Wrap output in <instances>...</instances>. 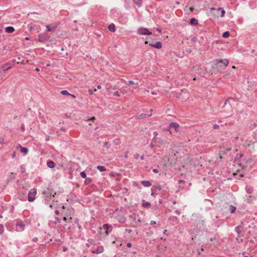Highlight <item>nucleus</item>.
<instances>
[{
    "instance_id": "nucleus-51",
    "label": "nucleus",
    "mask_w": 257,
    "mask_h": 257,
    "mask_svg": "<svg viewBox=\"0 0 257 257\" xmlns=\"http://www.w3.org/2000/svg\"><path fill=\"white\" fill-rule=\"evenodd\" d=\"M75 223L77 225H78L79 224V219L76 218L75 219Z\"/></svg>"
},
{
    "instance_id": "nucleus-42",
    "label": "nucleus",
    "mask_w": 257,
    "mask_h": 257,
    "mask_svg": "<svg viewBox=\"0 0 257 257\" xmlns=\"http://www.w3.org/2000/svg\"><path fill=\"white\" fill-rule=\"evenodd\" d=\"M88 242L90 243V244H94V242H95V240L92 239V238H91V239H88Z\"/></svg>"
},
{
    "instance_id": "nucleus-30",
    "label": "nucleus",
    "mask_w": 257,
    "mask_h": 257,
    "mask_svg": "<svg viewBox=\"0 0 257 257\" xmlns=\"http://www.w3.org/2000/svg\"><path fill=\"white\" fill-rule=\"evenodd\" d=\"M97 170H98L100 172L105 171L106 169L104 166H97L96 167Z\"/></svg>"
},
{
    "instance_id": "nucleus-36",
    "label": "nucleus",
    "mask_w": 257,
    "mask_h": 257,
    "mask_svg": "<svg viewBox=\"0 0 257 257\" xmlns=\"http://www.w3.org/2000/svg\"><path fill=\"white\" fill-rule=\"evenodd\" d=\"M80 175L81 177L83 178H86V174L84 171L80 172Z\"/></svg>"
},
{
    "instance_id": "nucleus-31",
    "label": "nucleus",
    "mask_w": 257,
    "mask_h": 257,
    "mask_svg": "<svg viewBox=\"0 0 257 257\" xmlns=\"http://www.w3.org/2000/svg\"><path fill=\"white\" fill-rule=\"evenodd\" d=\"M229 36H230V33L228 31H226V32H224L222 35V37L224 38H227L229 37Z\"/></svg>"
},
{
    "instance_id": "nucleus-49",
    "label": "nucleus",
    "mask_w": 257,
    "mask_h": 257,
    "mask_svg": "<svg viewBox=\"0 0 257 257\" xmlns=\"http://www.w3.org/2000/svg\"><path fill=\"white\" fill-rule=\"evenodd\" d=\"M153 135L154 136V139H156L157 136H158V134L157 132H154L153 133Z\"/></svg>"
},
{
    "instance_id": "nucleus-60",
    "label": "nucleus",
    "mask_w": 257,
    "mask_h": 257,
    "mask_svg": "<svg viewBox=\"0 0 257 257\" xmlns=\"http://www.w3.org/2000/svg\"><path fill=\"white\" fill-rule=\"evenodd\" d=\"M114 142L116 145H117L120 143V142L118 141V140H117V141H115V140H114Z\"/></svg>"
},
{
    "instance_id": "nucleus-16",
    "label": "nucleus",
    "mask_w": 257,
    "mask_h": 257,
    "mask_svg": "<svg viewBox=\"0 0 257 257\" xmlns=\"http://www.w3.org/2000/svg\"><path fill=\"white\" fill-rule=\"evenodd\" d=\"M235 231L237 233L238 235L242 231L243 227L241 225H238L235 227Z\"/></svg>"
},
{
    "instance_id": "nucleus-12",
    "label": "nucleus",
    "mask_w": 257,
    "mask_h": 257,
    "mask_svg": "<svg viewBox=\"0 0 257 257\" xmlns=\"http://www.w3.org/2000/svg\"><path fill=\"white\" fill-rule=\"evenodd\" d=\"M149 45L152 47L155 48L157 49H160L162 47V43L161 42L159 41L157 42L155 44H149Z\"/></svg>"
},
{
    "instance_id": "nucleus-26",
    "label": "nucleus",
    "mask_w": 257,
    "mask_h": 257,
    "mask_svg": "<svg viewBox=\"0 0 257 257\" xmlns=\"http://www.w3.org/2000/svg\"><path fill=\"white\" fill-rule=\"evenodd\" d=\"M216 10L218 11H220V13H221L220 17H223L224 16L225 12V10L222 8L219 7V8H217L216 9Z\"/></svg>"
},
{
    "instance_id": "nucleus-34",
    "label": "nucleus",
    "mask_w": 257,
    "mask_h": 257,
    "mask_svg": "<svg viewBox=\"0 0 257 257\" xmlns=\"http://www.w3.org/2000/svg\"><path fill=\"white\" fill-rule=\"evenodd\" d=\"M61 94L64 95H69L70 93L66 90H63L60 92Z\"/></svg>"
},
{
    "instance_id": "nucleus-45",
    "label": "nucleus",
    "mask_w": 257,
    "mask_h": 257,
    "mask_svg": "<svg viewBox=\"0 0 257 257\" xmlns=\"http://www.w3.org/2000/svg\"><path fill=\"white\" fill-rule=\"evenodd\" d=\"M21 172L23 173H25L26 171V168L24 167L23 166H21L20 167Z\"/></svg>"
},
{
    "instance_id": "nucleus-19",
    "label": "nucleus",
    "mask_w": 257,
    "mask_h": 257,
    "mask_svg": "<svg viewBox=\"0 0 257 257\" xmlns=\"http://www.w3.org/2000/svg\"><path fill=\"white\" fill-rule=\"evenodd\" d=\"M245 190L247 193L250 194L253 191V188L252 186L249 185H247L245 186Z\"/></svg>"
},
{
    "instance_id": "nucleus-33",
    "label": "nucleus",
    "mask_w": 257,
    "mask_h": 257,
    "mask_svg": "<svg viewBox=\"0 0 257 257\" xmlns=\"http://www.w3.org/2000/svg\"><path fill=\"white\" fill-rule=\"evenodd\" d=\"M147 117V114L145 113H141L137 116L138 119H143Z\"/></svg>"
},
{
    "instance_id": "nucleus-50",
    "label": "nucleus",
    "mask_w": 257,
    "mask_h": 257,
    "mask_svg": "<svg viewBox=\"0 0 257 257\" xmlns=\"http://www.w3.org/2000/svg\"><path fill=\"white\" fill-rule=\"evenodd\" d=\"M139 157V154H136L134 155V158L136 160L138 159Z\"/></svg>"
},
{
    "instance_id": "nucleus-55",
    "label": "nucleus",
    "mask_w": 257,
    "mask_h": 257,
    "mask_svg": "<svg viewBox=\"0 0 257 257\" xmlns=\"http://www.w3.org/2000/svg\"><path fill=\"white\" fill-rule=\"evenodd\" d=\"M213 127L214 129H217L219 128V125L218 124H214Z\"/></svg>"
},
{
    "instance_id": "nucleus-23",
    "label": "nucleus",
    "mask_w": 257,
    "mask_h": 257,
    "mask_svg": "<svg viewBox=\"0 0 257 257\" xmlns=\"http://www.w3.org/2000/svg\"><path fill=\"white\" fill-rule=\"evenodd\" d=\"M108 29L110 31H111L112 32H114L115 31V25L112 23L109 25V26L108 27Z\"/></svg>"
},
{
    "instance_id": "nucleus-35",
    "label": "nucleus",
    "mask_w": 257,
    "mask_h": 257,
    "mask_svg": "<svg viewBox=\"0 0 257 257\" xmlns=\"http://www.w3.org/2000/svg\"><path fill=\"white\" fill-rule=\"evenodd\" d=\"M240 236L238 235L237 237L236 238V240L238 243H242L243 241L242 238H240Z\"/></svg>"
},
{
    "instance_id": "nucleus-9",
    "label": "nucleus",
    "mask_w": 257,
    "mask_h": 257,
    "mask_svg": "<svg viewBox=\"0 0 257 257\" xmlns=\"http://www.w3.org/2000/svg\"><path fill=\"white\" fill-rule=\"evenodd\" d=\"M170 129H174L176 132H179V125L174 122H171L169 124Z\"/></svg>"
},
{
    "instance_id": "nucleus-59",
    "label": "nucleus",
    "mask_w": 257,
    "mask_h": 257,
    "mask_svg": "<svg viewBox=\"0 0 257 257\" xmlns=\"http://www.w3.org/2000/svg\"><path fill=\"white\" fill-rule=\"evenodd\" d=\"M38 238L37 237H35L33 239V241L34 242H37L38 241Z\"/></svg>"
},
{
    "instance_id": "nucleus-62",
    "label": "nucleus",
    "mask_w": 257,
    "mask_h": 257,
    "mask_svg": "<svg viewBox=\"0 0 257 257\" xmlns=\"http://www.w3.org/2000/svg\"><path fill=\"white\" fill-rule=\"evenodd\" d=\"M128 151H127L125 153V155L124 156V158H127V154H128Z\"/></svg>"
},
{
    "instance_id": "nucleus-18",
    "label": "nucleus",
    "mask_w": 257,
    "mask_h": 257,
    "mask_svg": "<svg viewBox=\"0 0 257 257\" xmlns=\"http://www.w3.org/2000/svg\"><path fill=\"white\" fill-rule=\"evenodd\" d=\"M141 184L145 187H150L152 185L151 183L149 181L144 180L141 182Z\"/></svg>"
},
{
    "instance_id": "nucleus-10",
    "label": "nucleus",
    "mask_w": 257,
    "mask_h": 257,
    "mask_svg": "<svg viewBox=\"0 0 257 257\" xmlns=\"http://www.w3.org/2000/svg\"><path fill=\"white\" fill-rule=\"evenodd\" d=\"M104 251V248L103 246H98L96 250H91V253L93 254H99Z\"/></svg>"
},
{
    "instance_id": "nucleus-4",
    "label": "nucleus",
    "mask_w": 257,
    "mask_h": 257,
    "mask_svg": "<svg viewBox=\"0 0 257 257\" xmlns=\"http://www.w3.org/2000/svg\"><path fill=\"white\" fill-rule=\"evenodd\" d=\"M54 200H55V196L54 195L51 196L50 195V196H47L45 199V203L46 204L49 205L50 207L52 208L53 205V204L54 202Z\"/></svg>"
},
{
    "instance_id": "nucleus-57",
    "label": "nucleus",
    "mask_w": 257,
    "mask_h": 257,
    "mask_svg": "<svg viewBox=\"0 0 257 257\" xmlns=\"http://www.w3.org/2000/svg\"><path fill=\"white\" fill-rule=\"evenodd\" d=\"M175 213H176L177 215H180V213H181V211H180V210H176L175 211Z\"/></svg>"
},
{
    "instance_id": "nucleus-46",
    "label": "nucleus",
    "mask_w": 257,
    "mask_h": 257,
    "mask_svg": "<svg viewBox=\"0 0 257 257\" xmlns=\"http://www.w3.org/2000/svg\"><path fill=\"white\" fill-rule=\"evenodd\" d=\"M55 223H60V219L58 217H55Z\"/></svg>"
},
{
    "instance_id": "nucleus-40",
    "label": "nucleus",
    "mask_w": 257,
    "mask_h": 257,
    "mask_svg": "<svg viewBox=\"0 0 257 257\" xmlns=\"http://www.w3.org/2000/svg\"><path fill=\"white\" fill-rule=\"evenodd\" d=\"M103 146L104 147H106L107 149L110 148V146L108 145V143L107 142H105L103 144Z\"/></svg>"
},
{
    "instance_id": "nucleus-14",
    "label": "nucleus",
    "mask_w": 257,
    "mask_h": 257,
    "mask_svg": "<svg viewBox=\"0 0 257 257\" xmlns=\"http://www.w3.org/2000/svg\"><path fill=\"white\" fill-rule=\"evenodd\" d=\"M5 31L8 33H12L15 31V28L12 26H9L5 28Z\"/></svg>"
},
{
    "instance_id": "nucleus-17",
    "label": "nucleus",
    "mask_w": 257,
    "mask_h": 257,
    "mask_svg": "<svg viewBox=\"0 0 257 257\" xmlns=\"http://www.w3.org/2000/svg\"><path fill=\"white\" fill-rule=\"evenodd\" d=\"M26 192H25L24 193H23L22 194H19L18 196V198L19 200L21 201H26L27 199L26 195Z\"/></svg>"
},
{
    "instance_id": "nucleus-64",
    "label": "nucleus",
    "mask_w": 257,
    "mask_h": 257,
    "mask_svg": "<svg viewBox=\"0 0 257 257\" xmlns=\"http://www.w3.org/2000/svg\"><path fill=\"white\" fill-rule=\"evenodd\" d=\"M194 10V8H193V7H190V8H189V10H190V12H193Z\"/></svg>"
},
{
    "instance_id": "nucleus-8",
    "label": "nucleus",
    "mask_w": 257,
    "mask_h": 257,
    "mask_svg": "<svg viewBox=\"0 0 257 257\" xmlns=\"http://www.w3.org/2000/svg\"><path fill=\"white\" fill-rule=\"evenodd\" d=\"M48 40L47 35L45 33H40L38 35V41L40 42H46Z\"/></svg>"
},
{
    "instance_id": "nucleus-38",
    "label": "nucleus",
    "mask_w": 257,
    "mask_h": 257,
    "mask_svg": "<svg viewBox=\"0 0 257 257\" xmlns=\"http://www.w3.org/2000/svg\"><path fill=\"white\" fill-rule=\"evenodd\" d=\"M4 231V227L3 224H0V235L2 234Z\"/></svg>"
},
{
    "instance_id": "nucleus-5",
    "label": "nucleus",
    "mask_w": 257,
    "mask_h": 257,
    "mask_svg": "<svg viewBox=\"0 0 257 257\" xmlns=\"http://www.w3.org/2000/svg\"><path fill=\"white\" fill-rule=\"evenodd\" d=\"M222 64L223 65V66L222 67H221V65H219V67H220V69H224L225 68L228 66L229 64V61L228 59H224L222 60H215V65H219V64Z\"/></svg>"
},
{
    "instance_id": "nucleus-28",
    "label": "nucleus",
    "mask_w": 257,
    "mask_h": 257,
    "mask_svg": "<svg viewBox=\"0 0 257 257\" xmlns=\"http://www.w3.org/2000/svg\"><path fill=\"white\" fill-rule=\"evenodd\" d=\"M134 3L138 7H141L142 5V0H133Z\"/></svg>"
},
{
    "instance_id": "nucleus-13",
    "label": "nucleus",
    "mask_w": 257,
    "mask_h": 257,
    "mask_svg": "<svg viewBox=\"0 0 257 257\" xmlns=\"http://www.w3.org/2000/svg\"><path fill=\"white\" fill-rule=\"evenodd\" d=\"M142 206L144 208H150L151 206V203L149 202L143 200L142 201Z\"/></svg>"
},
{
    "instance_id": "nucleus-37",
    "label": "nucleus",
    "mask_w": 257,
    "mask_h": 257,
    "mask_svg": "<svg viewBox=\"0 0 257 257\" xmlns=\"http://www.w3.org/2000/svg\"><path fill=\"white\" fill-rule=\"evenodd\" d=\"M243 154H240L239 155V157L236 156V157H235V160H236V161H238V162L240 161V160H241V158L243 157Z\"/></svg>"
},
{
    "instance_id": "nucleus-58",
    "label": "nucleus",
    "mask_w": 257,
    "mask_h": 257,
    "mask_svg": "<svg viewBox=\"0 0 257 257\" xmlns=\"http://www.w3.org/2000/svg\"><path fill=\"white\" fill-rule=\"evenodd\" d=\"M125 231L127 232L128 233H131L132 231V230L131 229H125Z\"/></svg>"
},
{
    "instance_id": "nucleus-56",
    "label": "nucleus",
    "mask_w": 257,
    "mask_h": 257,
    "mask_svg": "<svg viewBox=\"0 0 257 257\" xmlns=\"http://www.w3.org/2000/svg\"><path fill=\"white\" fill-rule=\"evenodd\" d=\"M153 172L155 173H158L159 172V170L157 169H154L153 170Z\"/></svg>"
},
{
    "instance_id": "nucleus-63",
    "label": "nucleus",
    "mask_w": 257,
    "mask_h": 257,
    "mask_svg": "<svg viewBox=\"0 0 257 257\" xmlns=\"http://www.w3.org/2000/svg\"><path fill=\"white\" fill-rule=\"evenodd\" d=\"M55 213L56 215H58L59 214V211L58 210H56L55 211Z\"/></svg>"
},
{
    "instance_id": "nucleus-7",
    "label": "nucleus",
    "mask_w": 257,
    "mask_h": 257,
    "mask_svg": "<svg viewBox=\"0 0 257 257\" xmlns=\"http://www.w3.org/2000/svg\"><path fill=\"white\" fill-rule=\"evenodd\" d=\"M103 228L105 230V235H108L112 230V226L107 223L104 224L103 225Z\"/></svg>"
},
{
    "instance_id": "nucleus-25",
    "label": "nucleus",
    "mask_w": 257,
    "mask_h": 257,
    "mask_svg": "<svg viewBox=\"0 0 257 257\" xmlns=\"http://www.w3.org/2000/svg\"><path fill=\"white\" fill-rule=\"evenodd\" d=\"M171 221H173L175 224H177L179 222V219L177 217L172 216L170 217L169 219Z\"/></svg>"
},
{
    "instance_id": "nucleus-15",
    "label": "nucleus",
    "mask_w": 257,
    "mask_h": 257,
    "mask_svg": "<svg viewBox=\"0 0 257 257\" xmlns=\"http://www.w3.org/2000/svg\"><path fill=\"white\" fill-rule=\"evenodd\" d=\"M47 165L49 168L52 169L55 167V164L53 161L49 160L47 162Z\"/></svg>"
},
{
    "instance_id": "nucleus-22",
    "label": "nucleus",
    "mask_w": 257,
    "mask_h": 257,
    "mask_svg": "<svg viewBox=\"0 0 257 257\" xmlns=\"http://www.w3.org/2000/svg\"><path fill=\"white\" fill-rule=\"evenodd\" d=\"M228 210L229 211H230V212L231 213H233L236 211V207L233 206V205H229L228 206Z\"/></svg>"
},
{
    "instance_id": "nucleus-32",
    "label": "nucleus",
    "mask_w": 257,
    "mask_h": 257,
    "mask_svg": "<svg viewBox=\"0 0 257 257\" xmlns=\"http://www.w3.org/2000/svg\"><path fill=\"white\" fill-rule=\"evenodd\" d=\"M15 178V175L13 173H11V174L9 176L8 179L9 181H10V180H14Z\"/></svg>"
},
{
    "instance_id": "nucleus-52",
    "label": "nucleus",
    "mask_w": 257,
    "mask_h": 257,
    "mask_svg": "<svg viewBox=\"0 0 257 257\" xmlns=\"http://www.w3.org/2000/svg\"><path fill=\"white\" fill-rule=\"evenodd\" d=\"M156 224V222L155 221H154V220H151V222H150V224L153 225H155Z\"/></svg>"
},
{
    "instance_id": "nucleus-2",
    "label": "nucleus",
    "mask_w": 257,
    "mask_h": 257,
    "mask_svg": "<svg viewBox=\"0 0 257 257\" xmlns=\"http://www.w3.org/2000/svg\"><path fill=\"white\" fill-rule=\"evenodd\" d=\"M16 230L17 231H22L24 230L25 228V225L23 223L22 220H19L16 221Z\"/></svg>"
},
{
    "instance_id": "nucleus-20",
    "label": "nucleus",
    "mask_w": 257,
    "mask_h": 257,
    "mask_svg": "<svg viewBox=\"0 0 257 257\" xmlns=\"http://www.w3.org/2000/svg\"><path fill=\"white\" fill-rule=\"evenodd\" d=\"M190 23L191 25L196 26L198 24V20L194 18H192L190 19Z\"/></svg>"
},
{
    "instance_id": "nucleus-11",
    "label": "nucleus",
    "mask_w": 257,
    "mask_h": 257,
    "mask_svg": "<svg viewBox=\"0 0 257 257\" xmlns=\"http://www.w3.org/2000/svg\"><path fill=\"white\" fill-rule=\"evenodd\" d=\"M165 186H166L165 185H161L158 184L155 185H154L153 186V187L155 189V190L157 192H160L163 189H164L165 188Z\"/></svg>"
},
{
    "instance_id": "nucleus-6",
    "label": "nucleus",
    "mask_w": 257,
    "mask_h": 257,
    "mask_svg": "<svg viewBox=\"0 0 257 257\" xmlns=\"http://www.w3.org/2000/svg\"><path fill=\"white\" fill-rule=\"evenodd\" d=\"M15 62V60H13V62H8L6 63H5L4 65H3L2 66V70L1 71V73H2L3 72H5L7 71V70H9L11 68L13 65V63Z\"/></svg>"
},
{
    "instance_id": "nucleus-1",
    "label": "nucleus",
    "mask_w": 257,
    "mask_h": 257,
    "mask_svg": "<svg viewBox=\"0 0 257 257\" xmlns=\"http://www.w3.org/2000/svg\"><path fill=\"white\" fill-rule=\"evenodd\" d=\"M37 194V190L35 188L31 189L28 195V200L29 202H33L35 199V196Z\"/></svg>"
},
{
    "instance_id": "nucleus-61",
    "label": "nucleus",
    "mask_w": 257,
    "mask_h": 257,
    "mask_svg": "<svg viewBox=\"0 0 257 257\" xmlns=\"http://www.w3.org/2000/svg\"><path fill=\"white\" fill-rule=\"evenodd\" d=\"M140 159L142 160H144L145 159V155H142L140 157Z\"/></svg>"
},
{
    "instance_id": "nucleus-54",
    "label": "nucleus",
    "mask_w": 257,
    "mask_h": 257,
    "mask_svg": "<svg viewBox=\"0 0 257 257\" xmlns=\"http://www.w3.org/2000/svg\"><path fill=\"white\" fill-rule=\"evenodd\" d=\"M132 243L131 242L127 243L126 246L127 247H132Z\"/></svg>"
},
{
    "instance_id": "nucleus-48",
    "label": "nucleus",
    "mask_w": 257,
    "mask_h": 257,
    "mask_svg": "<svg viewBox=\"0 0 257 257\" xmlns=\"http://www.w3.org/2000/svg\"><path fill=\"white\" fill-rule=\"evenodd\" d=\"M21 130L23 132H24L25 131V127L24 123H22L21 125Z\"/></svg>"
},
{
    "instance_id": "nucleus-21",
    "label": "nucleus",
    "mask_w": 257,
    "mask_h": 257,
    "mask_svg": "<svg viewBox=\"0 0 257 257\" xmlns=\"http://www.w3.org/2000/svg\"><path fill=\"white\" fill-rule=\"evenodd\" d=\"M21 148V152L24 154H27L28 153V149L27 148L23 147L20 145L19 146Z\"/></svg>"
},
{
    "instance_id": "nucleus-3",
    "label": "nucleus",
    "mask_w": 257,
    "mask_h": 257,
    "mask_svg": "<svg viewBox=\"0 0 257 257\" xmlns=\"http://www.w3.org/2000/svg\"><path fill=\"white\" fill-rule=\"evenodd\" d=\"M137 33L141 35H150L152 33L148 29L144 27H140L137 30Z\"/></svg>"
},
{
    "instance_id": "nucleus-29",
    "label": "nucleus",
    "mask_w": 257,
    "mask_h": 257,
    "mask_svg": "<svg viewBox=\"0 0 257 257\" xmlns=\"http://www.w3.org/2000/svg\"><path fill=\"white\" fill-rule=\"evenodd\" d=\"M92 182V180L90 178H86L84 180V184L86 185L90 184Z\"/></svg>"
},
{
    "instance_id": "nucleus-53",
    "label": "nucleus",
    "mask_w": 257,
    "mask_h": 257,
    "mask_svg": "<svg viewBox=\"0 0 257 257\" xmlns=\"http://www.w3.org/2000/svg\"><path fill=\"white\" fill-rule=\"evenodd\" d=\"M16 156V152H14L12 155V157L13 158H15Z\"/></svg>"
},
{
    "instance_id": "nucleus-27",
    "label": "nucleus",
    "mask_w": 257,
    "mask_h": 257,
    "mask_svg": "<svg viewBox=\"0 0 257 257\" xmlns=\"http://www.w3.org/2000/svg\"><path fill=\"white\" fill-rule=\"evenodd\" d=\"M159 194V192H157L155 189L152 187L151 188V195L153 197H155L156 195H158Z\"/></svg>"
},
{
    "instance_id": "nucleus-43",
    "label": "nucleus",
    "mask_w": 257,
    "mask_h": 257,
    "mask_svg": "<svg viewBox=\"0 0 257 257\" xmlns=\"http://www.w3.org/2000/svg\"><path fill=\"white\" fill-rule=\"evenodd\" d=\"M113 95L114 96H118V97H120V93L116 91H115L114 93H113Z\"/></svg>"
},
{
    "instance_id": "nucleus-47",
    "label": "nucleus",
    "mask_w": 257,
    "mask_h": 257,
    "mask_svg": "<svg viewBox=\"0 0 257 257\" xmlns=\"http://www.w3.org/2000/svg\"><path fill=\"white\" fill-rule=\"evenodd\" d=\"M4 138L3 137H0V144L3 145L4 144Z\"/></svg>"
},
{
    "instance_id": "nucleus-44",
    "label": "nucleus",
    "mask_w": 257,
    "mask_h": 257,
    "mask_svg": "<svg viewBox=\"0 0 257 257\" xmlns=\"http://www.w3.org/2000/svg\"><path fill=\"white\" fill-rule=\"evenodd\" d=\"M46 31L48 32H50L52 31V29L50 28L49 25H46Z\"/></svg>"
},
{
    "instance_id": "nucleus-39",
    "label": "nucleus",
    "mask_w": 257,
    "mask_h": 257,
    "mask_svg": "<svg viewBox=\"0 0 257 257\" xmlns=\"http://www.w3.org/2000/svg\"><path fill=\"white\" fill-rule=\"evenodd\" d=\"M230 100H232V101H233L234 100L232 98H229L227 99H226L224 102V104L225 105H227V103H228L229 104H230V102L229 101Z\"/></svg>"
},
{
    "instance_id": "nucleus-24",
    "label": "nucleus",
    "mask_w": 257,
    "mask_h": 257,
    "mask_svg": "<svg viewBox=\"0 0 257 257\" xmlns=\"http://www.w3.org/2000/svg\"><path fill=\"white\" fill-rule=\"evenodd\" d=\"M161 197L165 198L168 195V192L166 190H165L163 189L160 192H159V194Z\"/></svg>"
},
{
    "instance_id": "nucleus-41",
    "label": "nucleus",
    "mask_w": 257,
    "mask_h": 257,
    "mask_svg": "<svg viewBox=\"0 0 257 257\" xmlns=\"http://www.w3.org/2000/svg\"><path fill=\"white\" fill-rule=\"evenodd\" d=\"M128 83L130 85H134V84L138 85V82L135 83V82L132 80H129L128 81Z\"/></svg>"
}]
</instances>
